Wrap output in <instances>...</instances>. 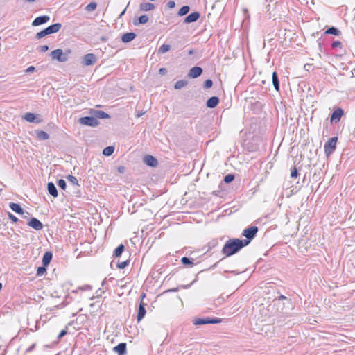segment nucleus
<instances>
[{"instance_id":"f257e3e1","label":"nucleus","mask_w":355,"mask_h":355,"mask_svg":"<svg viewBox=\"0 0 355 355\" xmlns=\"http://www.w3.org/2000/svg\"><path fill=\"white\" fill-rule=\"evenodd\" d=\"M246 245L241 239H230L225 242L222 249V253L224 254L225 257H230L239 252Z\"/></svg>"},{"instance_id":"f03ea898","label":"nucleus","mask_w":355,"mask_h":355,"mask_svg":"<svg viewBox=\"0 0 355 355\" xmlns=\"http://www.w3.org/2000/svg\"><path fill=\"white\" fill-rule=\"evenodd\" d=\"M61 28L62 24L60 23H55L54 24L50 25L42 31L38 32L35 35V39L40 40L48 35L56 33L60 30Z\"/></svg>"},{"instance_id":"7ed1b4c3","label":"nucleus","mask_w":355,"mask_h":355,"mask_svg":"<svg viewBox=\"0 0 355 355\" xmlns=\"http://www.w3.org/2000/svg\"><path fill=\"white\" fill-rule=\"evenodd\" d=\"M258 230H259L257 226H251L250 227L245 228L243 231L242 235L245 236V239L241 240L246 246L256 236Z\"/></svg>"},{"instance_id":"20e7f679","label":"nucleus","mask_w":355,"mask_h":355,"mask_svg":"<svg viewBox=\"0 0 355 355\" xmlns=\"http://www.w3.org/2000/svg\"><path fill=\"white\" fill-rule=\"evenodd\" d=\"M70 53V50H68L66 52H63L62 49H57L51 51V56L53 60H55L60 62H65L68 60V55Z\"/></svg>"},{"instance_id":"39448f33","label":"nucleus","mask_w":355,"mask_h":355,"mask_svg":"<svg viewBox=\"0 0 355 355\" xmlns=\"http://www.w3.org/2000/svg\"><path fill=\"white\" fill-rule=\"evenodd\" d=\"M338 141L337 137H333L328 139L324 144V153L327 156L331 155L336 148V143Z\"/></svg>"},{"instance_id":"423d86ee","label":"nucleus","mask_w":355,"mask_h":355,"mask_svg":"<svg viewBox=\"0 0 355 355\" xmlns=\"http://www.w3.org/2000/svg\"><path fill=\"white\" fill-rule=\"evenodd\" d=\"M222 319L218 318H196L193 320V323L194 325H203L207 324H218L220 323Z\"/></svg>"},{"instance_id":"0eeeda50","label":"nucleus","mask_w":355,"mask_h":355,"mask_svg":"<svg viewBox=\"0 0 355 355\" xmlns=\"http://www.w3.org/2000/svg\"><path fill=\"white\" fill-rule=\"evenodd\" d=\"M79 123L81 125L89 126V127H96L99 124L98 120L94 116H83L79 119Z\"/></svg>"},{"instance_id":"6e6552de","label":"nucleus","mask_w":355,"mask_h":355,"mask_svg":"<svg viewBox=\"0 0 355 355\" xmlns=\"http://www.w3.org/2000/svg\"><path fill=\"white\" fill-rule=\"evenodd\" d=\"M200 14L199 12H193L187 15L184 19V24H188L196 22L199 19Z\"/></svg>"},{"instance_id":"1a4fd4ad","label":"nucleus","mask_w":355,"mask_h":355,"mask_svg":"<svg viewBox=\"0 0 355 355\" xmlns=\"http://www.w3.org/2000/svg\"><path fill=\"white\" fill-rule=\"evenodd\" d=\"M38 116H39L38 114H35L34 113L27 112L24 114L23 118L28 122L40 123L42 122V119H37Z\"/></svg>"},{"instance_id":"9d476101","label":"nucleus","mask_w":355,"mask_h":355,"mask_svg":"<svg viewBox=\"0 0 355 355\" xmlns=\"http://www.w3.org/2000/svg\"><path fill=\"white\" fill-rule=\"evenodd\" d=\"M96 56L93 53H87L83 57V64L85 66H89L95 64Z\"/></svg>"},{"instance_id":"9b49d317","label":"nucleus","mask_w":355,"mask_h":355,"mask_svg":"<svg viewBox=\"0 0 355 355\" xmlns=\"http://www.w3.org/2000/svg\"><path fill=\"white\" fill-rule=\"evenodd\" d=\"M9 207L12 209V211H13L14 212H15L16 214H21V215H24V214H27V215H30V214L25 211L19 204L17 203H15V202H10L9 203Z\"/></svg>"},{"instance_id":"f8f14e48","label":"nucleus","mask_w":355,"mask_h":355,"mask_svg":"<svg viewBox=\"0 0 355 355\" xmlns=\"http://www.w3.org/2000/svg\"><path fill=\"white\" fill-rule=\"evenodd\" d=\"M144 162L148 166L156 167L158 165L157 159L153 155H146L144 157Z\"/></svg>"},{"instance_id":"ddd939ff","label":"nucleus","mask_w":355,"mask_h":355,"mask_svg":"<svg viewBox=\"0 0 355 355\" xmlns=\"http://www.w3.org/2000/svg\"><path fill=\"white\" fill-rule=\"evenodd\" d=\"M50 20V17L48 15H42L36 17L32 22V26H37L47 23Z\"/></svg>"},{"instance_id":"4468645a","label":"nucleus","mask_w":355,"mask_h":355,"mask_svg":"<svg viewBox=\"0 0 355 355\" xmlns=\"http://www.w3.org/2000/svg\"><path fill=\"white\" fill-rule=\"evenodd\" d=\"M28 225L35 230H40L43 228V224L36 218H31L28 223Z\"/></svg>"},{"instance_id":"2eb2a0df","label":"nucleus","mask_w":355,"mask_h":355,"mask_svg":"<svg viewBox=\"0 0 355 355\" xmlns=\"http://www.w3.org/2000/svg\"><path fill=\"white\" fill-rule=\"evenodd\" d=\"M202 72H203V70L201 67H193L189 70L188 76L191 78H196L200 76L201 74L202 73Z\"/></svg>"},{"instance_id":"dca6fc26","label":"nucleus","mask_w":355,"mask_h":355,"mask_svg":"<svg viewBox=\"0 0 355 355\" xmlns=\"http://www.w3.org/2000/svg\"><path fill=\"white\" fill-rule=\"evenodd\" d=\"M344 112L341 108H337L335 110L331 116V122H338L342 116L343 115Z\"/></svg>"},{"instance_id":"f3484780","label":"nucleus","mask_w":355,"mask_h":355,"mask_svg":"<svg viewBox=\"0 0 355 355\" xmlns=\"http://www.w3.org/2000/svg\"><path fill=\"white\" fill-rule=\"evenodd\" d=\"M145 304L142 302H140L138 308V312L137 315V322H140L145 316L146 311L145 309Z\"/></svg>"},{"instance_id":"a211bd4d","label":"nucleus","mask_w":355,"mask_h":355,"mask_svg":"<svg viewBox=\"0 0 355 355\" xmlns=\"http://www.w3.org/2000/svg\"><path fill=\"white\" fill-rule=\"evenodd\" d=\"M114 351L117 353L118 355H125L126 354V343H120L114 347Z\"/></svg>"},{"instance_id":"6ab92c4d","label":"nucleus","mask_w":355,"mask_h":355,"mask_svg":"<svg viewBox=\"0 0 355 355\" xmlns=\"http://www.w3.org/2000/svg\"><path fill=\"white\" fill-rule=\"evenodd\" d=\"M219 98L218 96H211L206 102V106L208 108H214L219 103Z\"/></svg>"},{"instance_id":"aec40b11","label":"nucleus","mask_w":355,"mask_h":355,"mask_svg":"<svg viewBox=\"0 0 355 355\" xmlns=\"http://www.w3.org/2000/svg\"><path fill=\"white\" fill-rule=\"evenodd\" d=\"M137 37L136 33L133 32L126 33L122 35L121 41L123 43H128L132 41Z\"/></svg>"},{"instance_id":"412c9836","label":"nucleus","mask_w":355,"mask_h":355,"mask_svg":"<svg viewBox=\"0 0 355 355\" xmlns=\"http://www.w3.org/2000/svg\"><path fill=\"white\" fill-rule=\"evenodd\" d=\"M91 113L94 116L95 118L98 119H109L110 118V116L102 110H92Z\"/></svg>"},{"instance_id":"4be33fe9","label":"nucleus","mask_w":355,"mask_h":355,"mask_svg":"<svg viewBox=\"0 0 355 355\" xmlns=\"http://www.w3.org/2000/svg\"><path fill=\"white\" fill-rule=\"evenodd\" d=\"M47 190L50 195H51L53 198H57L58 196V189L55 185L50 182L47 184Z\"/></svg>"},{"instance_id":"5701e85b","label":"nucleus","mask_w":355,"mask_h":355,"mask_svg":"<svg viewBox=\"0 0 355 355\" xmlns=\"http://www.w3.org/2000/svg\"><path fill=\"white\" fill-rule=\"evenodd\" d=\"M149 20V17L147 15H141L137 19H133V24L138 26L139 24H144Z\"/></svg>"},{"instance_id":"b1692460","label":"nucleus","mask_w":355,"mask_h":355,"mask_svg":"<svg viewBox=\"0 0 355 355\" xmlns=\"http://www.w3.org/2000/svg\"><path fill=\"white\" fill-rule=\"evenodd\" d=\"M35 136L40 141H45L49 139V135L43 130H35Z\"/></svg>"},{"instance_id":"393cba45","label":"nucleus","mask_w":355,"mask_h":355,"mask_svg":"<svg viewBox=\"0 0 355 355\" xmlns=\"http://www.w3.org/2000/svg\"><path fill=\"white\" fill-rule=\"evenodd\" d=\"M53 258V254L51 252H46L42 257V265L47 266Z\"/></svg>"},{"instance_id":"a878e982","label":"nucleus","mask_w":355,"mask_h":355,"mask_svg":"<svg viewBox=\"0 0 355 355\" xmlns=\"http://www.w3.org/2000/svg\"><path fill=\"white\" fill-rule=\"evenodd\" d=\"M272 80L273 86L276 91H279V80L278 78L277 73L276 71H274L272 75Z\"/></svg>"},{"instance_id":"bb28decb","label":"nucleus","mask_w":355,"mask_h":355,"mask_svg":"<svg viewBox=\"0 0 355 355\" xmlns=\"http://www.w3.org/2000/svg\"><path fill=\"white\" fill-rule=\"evenodd\" d=\"M139 8L142 11H149L155 8V6L151 3H142L139 6Z\"/></svg>"},{"instance_id":"cd10ccee","label":"nucleus","mask_w":355,"mask_h":355,"mask_svg":"<svg viewBox=\"0 0 355 355\" xmlns=\"http://www.w3.org/2000/svg\"><path fill=\"white\" fill-rule=\"evenodd\" d=\"M324 34H330L338 36L340 34V31L337 28L331 26L327 28Z\"/></svg>"},{"instance_id":"c85d7f7f","label":"nucleus","mask_w":355,"mask_h":355,"mask_svg":"<svg viewBox=\"0 0 355 355\" xmlns=\"http://www.w3.org/2000/svg\"><path fill=\"white\" fill-rule=\"evenodd\" d=\"M125 250V246L123 244L119 245L114 251L113 256L119 257Z\"/></svg>"},{"instance_id":"c756f323","label":"nucleus","mask_w":355,"mask_h":355,"mask_svg":"<svg viewBox=\"0 0 355 355\" xmlns=\"http://www.w3.org/2000/svg\"><path fill=\"white\" fill-rule=\"evenodd\" d=\"M181 262L184 266H189L191 267L194 266L193 259H190V258H189L187 257H183L181 259Z\"/></svg>"},{"instance_id":"7c9ffc66","label":"nucleus","mask_w":355,"mask_h":355,"mask_svg":"<svg viewBox=\"0 0 355 355\" xmlns=\"http://www.w3.org/2000/svg\"><path fill=\"white\" fill-rule=\"evenodd\" d=\"M187 83V81L185 80H179L175 83L174 88L175 89H180L185 87Z\"/></svg>"},{"instance_id":"2f4dec72","label":"nucleus","mask_w":355,"mask_h":355,"mask_svg":"<svg viewBox=\"0 0 355 355\" xmlns=\"http://www.w3.org/2000/svg\"><path fill=\"white\" fill-rule=\"evenodd\" d=\"M282 300H285L286 302L285 304H287V305H290L291 304V300L288 298L287 297H286L285 295H279V297H276L275 300H274V302H280Z\"/></svg>"},{"instance_id":"473e14b6","label":"nucleus","mask_w":355,"mask_h":355,"mask_svg":"<svg viewBox=\"0 0 355 355\" xmlns=\"http://www.w3.org/2000/svg\"><path fill=\"white\" fill-rule=\"evenodd\" d=\"M114 147L110 146H107L106 148H105L103 150V154L105 156H110L114 153Z\"/></svg>"},{"instance_id":"72a5a7b5","label":"nucleus","mask_w":355,"mask_h":355,"mask_svg":"<svg viewBox=\"0 0 355 355\" xmlns=\"http://www.w3.org/2000/svg\"><path fill=\"white\" fill-rule=\"evenodd\" d=\"M190 10V7L189 6H182L178 11V15L179 16H184L189 13Z\"/></svg>"},{"instance_id":"f704fd0d","label":"nucleus","mask_w":355,"mask_h":355,"mask_svg":"<svg viewBox=\"0 0 355 355\" xmlns=\"http://www.w3.org/2000/svg\"><path fill=\"white\" fill-rule=\"evenodd\" d=\"M171 49V46L169 44H162L158 49L159 53H165L168 52Z\"/></svg>"},{"instance_id":"c9c22d12","label":"nucleus","mask_w":355,"mask_h":355,"mask_svg":"<svg viewBox=\"0 0 355 355\" xmlns=\"http://www.w3.org/2000/svg\"><path fill=\"white\" fill-rule=\"evenodd\" d=\"M66 178L67 179V180L71 183L73 185H77L78 186V181L77 180V178L73 176V175H68Z\"/></svg>"},{"instance_id":"e433bc0d","label":"nucleus","mask_w":355,"mask_h":355,"mask_svg":"<svg viewBox=\"0 0 355 355\" xmlns=\"http://www.w3.org/2000/svg\"><path fill=\"white\" fill-rule=\"evenodd\" d=\"M97 7V3L96 2H90L87 6L85 7V10L87 12H92Z\"/></svg>"},{"instance_id":"4c0bfd02","label":"nucleus","mask_w":355,"mask_h":355,"mask_svg":"<svg viewBox=\"0 0 355 355\" xmlns=\"http://www.w3.org/2000/svg\"><path fill=\"white\" fill-rule=\"evenodd\" d=\"M234 175L233 174H227L224 177L223 181L225 183H230L234 180Z\"/></svg>"},{"instance_id":"58836bf2","label":"nucleus","mask_w":355,"mask_h":355,"mask_svg":"<svg viewBox=\"0 0 355 355\" xmlns=\"http://www.w3.org/2000/svg\"><path fill=\"white\" fill-rule=\"evenodd\" d=\"M57 184L58 186L61 188L63 190H65L66 187H67V184H66V182L63 179H59L58 181H57Z\"/></svg>"},{"instance_id":"ea45409f","label":"nucleus","mask_w":355,"mask_h":355,"mask_svg":"<svg viewBox=\"0 0 355 355\" xmlns=\"http://www.w3.org/2000/svg\"><path fill=\"white\" fill-rule=\"evenodd\" d=\"M299 175V172L297 168L294 166L291 170V178H296Z\"/></svg>"},{"instance_id":"a19ab883","label":"nucleus","mask_w":355,"mask_h":355,"mask_svg":"<svg viewBox=\"0 0 355 355\" xmlns=\"http://www.w3.org/2000/svg\"><path fill=\"white\" fill-rule=\"evenodd\" d=\"M130 263L129 260H126L120 263H118L117 268L119 269H124L125 267H127Z\"/></svg>"},{"instance_id":"79ce46f5","label":"nucleus","mask_w":355,"mask_h":355,"mask_svg":"<svg viewBox=\"0 0 355 355\" xmlns=\"http://www.w3.org/2000/svg\"><path fill=\"white\" fill-rule=\"evenodd\" d=\"M46 266H44V265H42V266L38 267L37 269V275L42 276L46 270Z\"/></svg>"},{"instance_id":"37998d69","label":"nucleus","mask_w":355,"mask_h":355,"mask_svg":"<svg viewBox=\"0 0 355 355\" xmlns=\"http://www.w3.org/2000/svg\"><path fill=\"white\" fill-rule=\"evenodd\" d=\"M213 85V81L211 79H207L204 82V88L209 89Z\"/></svg>"},{"instance_id":"c03bdc74","label":"nucleus","mask_w":355,"mask_h":355,"mask_svg":"<svg viewBox=\"0 0 355 355\" xmlns=\"http://www.w3.org/2000/svg\"><path fill=\"white\" fill-rule=\"evenodd\" d=\"M8 218L12 222V223H17L19 221V219L15 216L13 215L12 213L10 212H8Z\"/></svg>"},{"instance_id":"a18cd8bd","label":"nucleus","mask_w":355,"mask_h":355,"mask_svg":"<svg viewBox=\"0 0 355 355\" xmlns=\"http://www.w3.org/2000/svg\"><path fill=\"white\" fill-rule=\"evenodd\" d=\"M37 50L41 53H44L49 50V46L47 45L40 46L37 48Z\"/></svg>"},{"instance_id":"49530a36","label":"nucleus","mask_w":355,"mask_h":355,"mask_svg":"<svg viewBox=\"0 0 355 355\" xmlns=\"http://www.w3.org/2000/svg\"><path fill=\"white\" fill-rule=\"evenodd\" d=\"M342 46V44L340 41H334L332 43H331V47L333 49H335V48H337L338 46Z\"/></svg>"},{"instance_id":"de8ad7c7","label":"nucleus","mask_w":355,"mask_h":355,"mask_svg":"<svg viewBox=\"0 0 355 355\" xmlns=\"http://www.w3.org/2000/svg\"><path fill=\"white\" fill-rule=\"evenodd\" d=\"M67 334V329H62L58 336V339L60 340Z\"/></svg>"},{"instance_id":"09e8293b","label":"nucleus","mask_w":355,"mask_h":355,"mask_svg":"<svg viewBox=\"0 0 355 355\" xmlns=\"http://www.w3.org/2000/svg\"><path fill=\"white\" fill-rule=\"evenodd\" d=\"M218 244L217 240H213L211 242L209 243V246L210 248H214Z\"/></svg>"},{"instance_id":"8fccbe9b","label":"nucleus","mask_w":355,"mask_h":355,"mask_svg":"<svg viewBox=\"0 0 355 355\" xmlns=\"http://www.w3.org/2000/svg\"><path fill=\"white\" fill-rule=\"evenodd\" d=\"M35 67H33V66H30V67H28L26 69V73H32V72L35 71Z\"/></svg>"},{"instance_id":"3c124183","label":"nucleus","mask_w":355,"mask_h":355,"mask_svg":"<svg viewBox=\"0 0 355 355\" xmlns=\"http://www.w3.org/2000/svg\"><path fill=\"white\" fill-rule=\"evenodd\" d=\"M167 6L169 8H173L175 6V2L174 1H169L167 3Z\"/></svg>"},{"instance_id":"603ef678","label":"nucleus","mask_w":355,"mask_h":355,"mask_svg":"<svg viewBox=\"0 0 355 355\" xmlns=\"http://www.w3.org/2000/svg\"><path fill=\"white\" fill-rule=\"evenodd\" d=\"M78 289L83 290V291H88L92 289V286L89 285H85L84 286L79 287Z\"/></svg>"},{"instance_id":"864d4df0","label":"nucleus","mask_w":355,"mask_h":355,"mask_svg":"<svg viewBox=\"0 0 355 355\" xmlns=\"http://www.w3.org/2000/svg\"><path fill=\"white\" fill-rule=\"evenodd\" d=\"M167 73V69L166 68H160L159 70V73L160 75H166Z\"/></svg>"},{"instance_id":"5fc2aeb1","label":"nucleus","mask_w":355,"mask_h":355,"mask_svg":"<svg viewBox=\"0 0 355 355\" xmlns=\"http://www.w3.org/2000/svg\"><path fill=\"white\" fill-rule=\"evenodd\" d=\"M35 345L36 344L35 343H33V345H31L27 349H26V352H31L33 351L35 347Z\"/></svg>"},{"instance_id":"6e6d98bb","label":"nucleus","mask_w":355,"mask_h":355,"mask_svg":"<svg viewBox=\"0 0 355 355\" xmlns=\"http://www.w3.org/2000/svg\"><path fill=\"white\" fill-rule=\"evenodd\" d=\"M224 258L221 259L220 261L215 263L214 265L211 266V268H215L218 266V265L223 260Z\"/></svg>"},{"instance_id":"4d7b16f0","label":"nucleus","mask_w":355,"mask_h":355,"mask_svg":"<svg viewBox=\"0 0 355 355\" xmlns=\"http://www.w3.org/2000/svg\"><path fill=\"white\" fill-rule=\"evenodd\" d=\"M101 41L103 42H105L107 41L108 38L106 37V36H102L101 38H100Z\"/></svg>"},{"instance_id":"13d9d810","label":"nucleus","mask_w":355,"mask_h":355,"mask_svg":"<svg viewBox=\"0 0 355 355\" xmlns=\"http://www.w3.org/2000/svg\"><path fill=\"white\" fill-rule=\"evenodd\" d=\"M178 291V288H171V289H169L168 291H166V292H177Z\"/></svg>"},{"instance_id":"bf43d9fd","label":"nucleus","mask_w":355,"mask_h":355,"mask_svg":"<svg viewBox=\"0 0 355 355\" xmlns=\"http://www.w3.org/2000/svg\"><path fill=\"white\" fill-rule=\"evenodd\" d=\"M225 272H229V271H227V270H225ZM230 272H231V273H232L234 275H238V274L241 273L240 272H237L236 270L230 271Z\"/></svg>"},{"instance_id":"052dcab7","label":"nucleus","mask_w":355,"mask_h":355,"mask_svg":"<svg viewBox=\"0 0 355 355\" xmlns=\"http://www.w3.org/2000/svg\"><path fill=\"white\" fill-rule=\"evenodd\" d=\"M124 170H125V168L123 166H119L118 168V171H119V173H123Z\"/></svg>"},{"instance_id":"680f3d73","label":"nucleus","mask_w":355,"mask_h":355,"mask_svg":"<svg viewBox=\"0 0 355 355\" xmlns=\"http://www.w3.org/2000/svg\"><path fill=\"white\" fill-rule=\"evenodd\" d=\"M195 51L193 49H190L189 51H188V54L189 55H193L194 54Z\"/></svg>"},{"instance_id":"e2e57ef3","label":"nucleus","mask_w":355,"mask_h":355,"mask_svg":"<svg viewBox=\"0 0 355 355\" xmlns=\"http://www.w3.org/2000/svg\"><path fill=\"white\" fill-rule=\"evenodd\" d=\"M191 284H192L191 283L189 285H183V286H182V287L184 288H189Z\"/></svg>"},{"instance_id":"0e129e2a","label":"nucleus","mask_w":355,"mask_h":355,"mask_svg":"<svg viewBox=\"0 0 355 355\" xmlns=\"http://www.w3.org/2000/svg\"><path fill=\"white\" fill-rule=\"evenodd\" d=\"M125 11H126V8L121 12V13L120 14V17L123 15L125 14Z\"/></svg>"},{"instance_id":"69168bd1","label":"nucleus","mask_w":355,"mask_h":355,"mask_svg":"<svg viewBox=\"0 0 355 355\" xmlns=\"http://www.w3.org/2000/svg\"><path fill=\"white\" fill-rule=\"evenodd\" d=\"M28 216V215H27V214H24L23 215V218H27Z\"/></svg>"},{"instance_id":"338daca9","label":"nucleus","mask_w":355,"mask_h":355,"mask_svg":"<svg viewBox=\"0 0 355 355\" xmlns=\"http://www.w3.org/2000/svg\"><path fill=\"white\" fill-rule=\"evenodd\" d=\"M26 1H28V2H33V1H35V0H26Z\"/></svg>"},{"instance_id":"774afa93","label":"nucleus","mask_w":355,"mask_h":355,"mask_svg":"<svg viewBox=\"0 0 355 355\" xmlns=\"http://www.w3.org/2000/svg\"><path fill=\"white\" fill-rule=\"evenodd\" d=\"M141 297L142 298L145 297V294L144 293L141 295Z\"/></svg>"}]
</instances>
